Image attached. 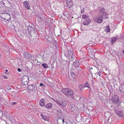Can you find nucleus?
<instances>
[{"label":"nucleus","mask_w":124,"mask_h":124,"mask_svg":"<svg viewBox=\"0 0 124 124\" xmlns=\"http://www.w3.org/2000/svg\"><path fill=\"white\" fill-rule=\"evenodd\" d=\"M46 33V35L45 36V38L46 39H47V40L49 42L53 43L54 44L55 43H56V41L54 39V38H51L50 36H49V35L51 34V31H45Z\"/></svg>","instance_id":"1"},{"label":"nucleus","mask_w":124,"mask_h":124,"mask_svg":"<svg viewBox=\"0 0 124 124\" xmlns=\"http://www.w3.org/2000/svg\"><path fill=\"white\" fill-rule=\"evenodd\" d=\"M37 87H35L33 84L29 85L28 86V92L31 93V92H35L37 90Z\"/></svg>","instance_id":"2"},{"label":"nucleus","mask_w":124,"mask_h":124,"mask_svg":"<svg viewBox=\"0 0 124 124\" xmlns=\"http://www.w3.org/2000/svg\"><path fill=\"white\" fill-rule=\"evenodd\" d=\"M29 81V78L27 76H23L22 79V83L23 85H26L28 84Z\"/></svg>","instance_id":"3"},{"label":"nucleus","mask_w":124,"mask_h":124,"mask_svg":"<svg viewBox=\"0 0 124 124\" xmlns=\"http://www.w3.org/2000/svg\"><path fill=\"white\" fill-rule=\"evenodd\" d=\"M1 17L7 21L9 20L11 18L10 15L8 13H2L1 14Z\"/></svg>","instance_id":"4"},{"label":"nucleus","mask_w":124,"mask_h":124,"mask_svg":"<svg viewBox=\"0 0 124 124\" xmlns=\"http://www.w3.org/2000/svg\"><path fill=\"white\" fill-rule=\"evenodd\" d=\"M119 97L118 95H114L112 98V103L117 105L120 103V101L119 100Z\"/></svg>","instance_id":"5"},{"label":"nucleus","mask_w":124,"mask_h":124,"mask_svg":"<svg viewBox=\"0 0 124 124\" xmlns=\"http://www.w3.org/2000/svg\"><path fill=\"white\" fill-rule=\"evenodd\" d=\"M117 115L120 117H124V115L122 110H119L117 109L114 110Z\"/></svg>","instance_id":"6"},{"label":"nucleus","mask_w":124,"mask_h":124,"mask_svg":"<svg viewBox=\"0 0 124 124\" xmlns=\"http://www.w3.org/2000/svg\"><path fill=\"white\" fill-rule=\"evenodd\" d=\"M23 4L25 8L27 10L30 9L31 6L29 4V2L27 0L23 2Z\"/></svg>","instance_id":"7"},{"label":"nucleus","mask_w":124,"mask_h":124,"mask_svg":"<svg viewBox=\"0 0 124 124\" xmlns=\"http://www.w3.org/2000/svg\"><path fill=\"white\" fill-rule=\"evenodd\" d=\"M70 89L69 88H65L62 90V92L63 93L66 94V95L68 97L70 96L69 93Z\"/></svg>","instance_id":"8"},{"label":"nucleus","mask_w":124,"mask_h":124,"mask_svg":"<svg viewBox=\"0 0 124 124\" xmlns=\"http://www.w3.org/2000/svg\"><path fill=\"white\" fill-rule=\"evenodd\" d=\"M103 19L102 15L96 18L95 20V22L96 23H101L103 21Z\"/></svg>","instance_id":"9"},{"label":"nucleus","mask_w":124,"mask_h":124,"mask_svg":"<svg viewBox=\"0 0 124 124\" xmlns=\"http://www.w3.org/2000/svg\"><path fill=\"white\" fill-rule=\"evenodd\" d=\"M91 22V19L89 17H87V19H85L83 22V24L84 25H88Z\"/></svg>","instance_id":"10"},{"label":"nucleus","mask_w":124,"mask_h":124,"mask_svg":"<svg viewBox=\"0 0 124 124\" xmlns=\"http://www.w3.org/2000/svg\"><path fill=\"white\" fill-rule=\"evenodd\" d=\"M73 94V92L72 91L70 90V100L71 99V100L72 102H74L76 100V99Z\"/></svg>","instance_id":"11"},{"label":"nucleus","mask_w":124,"mask_h":124,"mask_svg":"<svg viewBox=\"0 0 124 124\" xmlns=\"http://www.w3.org/2000/svg\"><path fill=\"white\" fill-rule=\"evenodd\" d=\"M23 56L25 58L29 59L31 56V54L26 52H25L23 54Z\"/></svg>","instance_id":"12"},{"label":"nucleus","mask_w":124,"mask_h":124,"mask_svg":"<svg viewBox=\"0 0 124 124\" xmlns=\"http://www.w3.org/2000/svg\"><path fill=\"white\" fill-rule=\"evenodd\" d=\"M118 39V37L115 36L111 38L110 42L111 44L113 45L115 42Z\"/></svg>","instance_id":"13"},{"label":"nucleus","mask_w":124,"mask_h":124,"mask_svg":"<svg viewBox=\"0 0 124 124\" xmlns=\"http://www.w3.org/2000/svg\"><path fill=\"white\" fill-rule=\"evenodd\" d=\"M41 116L42 118L44 120L46 121H48L49 120V117L48 116H46L41 114Z\"/></svg>","instance_id":"14"},{"label":"nucleus","mask_w":124,"mask_h":124,"mask_svg":"<svg viewBox=\"0 0 124 124\" xmlns=\"http://www.w3.org/2000/svg\"><path fill=\"white\" fill-rule=\"evenodd\" d=\"M60 106L63 107H65L66 105V102L63 101L61 100L59 101L58 104Z\"/></svg>","instance_id":"15"},{"label":"nucleus","mask_w":124,"mask_h":124,"mask_svg":"<svg viewBox=\"0 0 124 124\" xmlns=\"http://www.w3.org/2000/svg\"><path fill=\"white\" fill-rule=\"evenodd\" d=\"M31 31H25V32H24L25 34H26V35L28 36L29 37H31L32 38V36H33V34L31 32Z\"/></svg>","instance_id":"16"},{"label":"nucleus","mask_w":124,"mask_h":124,"mask_svg":"<svg viewBox=\"0 0 124 124\" xmlns=\"http://www.w3.org/2000/svg\"><path fill=\"white\" fill-rule=\"evenodd\" d=\"M119 89L121 93L124 92V84L121 85L119 87Z\"/></svg>","instance_id":"17"},{"label":"nucleus","mask_w":124,"mask_h":124,"mask_svg":"<svg viewBox=\"0 0 124 124\" xmlns=\"http://www.w3.org/2000/svg\"><path fill=\"white\" fill-rule=\"evenodd\" d=\"M44 102V99H41L39 102L40 105L42 107L44 106L45 105Z\"/></svg>","instance_id":"18"},{"label":"nucleus","mask_w":124,"mask_h":124,"mask_svg":"<svg viewBox=\"0 0 124 124\" xmlns=\"http://www.w3.org/2000/svg\"><path fill=\"white\" fill-rule=\"evenodd\" d=\"M70 111H72L73 113H74V111L75 110V106L74 104L72 103H71L70 104Z\"/></svg>","instance_id":"19"},{"label":"nucleus","mask_w":124,"mask_h":124,"mask_svg":"<svg viewBox=\"0 0 124 124\" xmlns=\"http://www.w3.org/2000/svg\"><path fill=\"white\" fill-rule=\"evenodd\" d=\"M110 115V113L108 112H106L104 114L105 116L106 117L108 118L107 122L109 120V116Z\"/></svg>","instance_id":"20"},{"label":"nucleus","mask_w":124,"mask_h":124,"mask_svg":"<svg viewBox=\"0 0 124 124\" xmlns=\"http://www.w3.org/2000/svg\"><path fill=\"white\" fill-rule=\"evenodd\" d=\"M56 114L59 116L61 117V116L62 115L63 113L60 109L58 110L57 111Z\"/></svg>","instance_id":"21"},{"label":"nucleus","mask_w":124,"mask_h":124,"mask_svg":"<svg viewBox=\"0 0 124 124\" xmlns=\"http://www.w3.org/2000/svg\"><path fill=\"white\" fill-rule=\"evenodd\" d=\"M30 58L31 60L34 61H35L36 62H38V61L36 58L34 56H32L31 55V56L30 57Z\"/></svg>","instance_id":"22"},{"label":"nucleus","mask_w":124,"mask_h":124,"mask_svg":"<svg viewBox=\"0 0 124 124\" xmlns=\"http://www.w3.org/2000/svg\"><path fill=\"white\" fill-rule=\"evenodd\" d=\"M53 105L51 103H49L47 104L46 106V108H51L52 107Z\"/></svg>","instance_id":"23"},{"label":"nucleus","mask_w":124,"mask_h":124,"mask_svg":"<svg viewBox=\"0 0 124 124\" xmlns=\"http://www.w3.org/2000/svg\"><path fill=\"white\" fill-rule=\"evenodd\" d=\"M104 31H110V29L109 25H108L105 27L104 28Z\"/></svg>","instance_id":"24"},{"label":"nucleus","mask_w":124,"mask_h":124,"mask_svg":"<svg viewBox=\"0 0 124 124\" xmlns=\"http://www.w3.org/2000/svg\"><path fill=\"white\" fill-rule=\"evenodd\" d=\"M28 31H35L34 29L30 26H29L28 27Z\"/></svg>","instance_id":"25"},{"label":"nucleus","mask_w":124,"mask_h":124,"mask_svg":"<svg viewBox=\"0 0 124 124\" xmlns=\"http://www.w3.org/2000/svg\"><path fill=\"white\" fill-rule=\"evenodd\" d=\"M74 65L76 67H78L79 65V63L78 62H75L73 63Z\"/></svg>","instance_id":"26"},{"label":"nucleus","mask_w":124,"mask_h":124,"mask_svg":"<svg viewBox=\"0 0 124 124\" xmlns=\"http://www.w3.org/2000/svg\"><path fill=\"white\" fill-rule=\"evenodd\" d=\"M42 66L45 69L47 68L48 67V66L47 65L46 63H44L42 64Z\"/></svg>","instance_id":"27"},{"label":"nucleus","mask_w":124,"mask_h":124,"mask_svg":"<svg viewBox=\"0 0 124 124\" xmlns=\"http://www.w3.org/2000/svg\"><path fill=\"white\" fill-rule=\"evenodd\" d=\"M83 85L84 87V88H85V87H86L88 88H89L90 87L89 85L87 82H86L85 83V84Z\"/></svg>","instance_id":"28"},{"label":"nucleus","mask_w":124,"mask_h":124,"mask_svg":"<svg viewBox=\"0 0 124 124\" xmlns=\"http://www.w3.org/2000/svg\"><path fill=\"white\" fill-rule=\"evenodd\" d=\"M6 1H8L6 0H3L0 2V3L1 4V5H2L3 6H5V2Z\"/></svg>","instance_id":"29"},{"label":"nucleus","mask_w":124,"mask_h":124,"mask_svg":"<svg viewBox=\"0 0 124 124\" xmlns=\"http://www.w3.org/2000/svg\"><path fill=\"white\" fill-rule=\"evenodd\" d=\"M66 3L69 8H70V0H66Z\"/></svg>","instance_id":"30"},{"label":"nucleus","mask_w":124,"mask_h":124,"mask_svg":"<svg viewBox=\"0 0 124 124\" xmlns=\"http://www.w3.org/2000/svg\"><path fill=\"white\" fill-rule=\"evenodd\" d=\"M74 5V3L72 0H70V8H72Z\"/></svg>","instance_id":"31"},{"label":"nucleus","mask_w":124,"mask_h":124,"mask_svg":"<svg viewBox=\"0 0 124 124\" xmlns=\"http://www.w3.org/2000/svg\"><path fill=\"white\" fill-rule=\"evenodd\" d=\"M104 13L105 14V18H108V14L107 15V13L106 12H102V15L103 16H104Z\"/></svg>","instance_id":"32"},{"label":"nucleus","mask_w":124,"mask_h":124,"mask_svg":"<svg viewBox=\"0 0 124 124\" xmlns=\"http://www.w3.org/2000/svg\"><path fill=\"white\" fill-rule=\"evenodd\" d=\"M75 60V56L74 55H72L71 56V59H70V62L73 61Z\"/></svg>","instance_id":"33"},{"label":"nucleus","mask_w":124,"mask_h":124,"mask_svg":"<svg viewBox=\"0 0 124 124\" xmlns=\"http://www.w3.org/2000/svg\"><path fill=\"white\" fill-rule=\"evenodd\" d=\"M105 11V9L104 8H102L100 10V11H101L100 13H102V12H104L103 11Z\"/></svg>","instance_id":"34"},{"label":"nucleus","mask_w":124,"mask_h":124,"mask_svg":"<svg viewBox=\"0 0 124 124\" xmlns=\"http://www.w3.org/2000/svg\"><path fill=\"white\" fill-rule=\"evenodd\" d=\"M82 17L84 18L85 20V19H87V17H89L87 16L86 15H84L82 16Z\"/></svg>","instance_id":"35"},{"label":"nucleus","mask_w":124,"mask_h":124,"mask_svg":"<svg viewBox=\"0 0 124 124\" xmlns=\"http://www.w3.org/2000/svg\"><path fill=\"white\" fill-rule=\"evenodd\" d=\"M71 77L72 78H74L75 77V73H72L71 74Z\"/></svg>","instance_id":"36"},{"label":"nucleus","mask_w":124,"mask_h":124,"mask_svg":"<svg viewBox=\"0 0 124 124\" xmlns=\"http://www.w3.org/2000/svg\"><path fill=\"white\" fill-rule=\"evenodd\" d=\"M14 30L15 31H19V29L17 27H15Z\"/></svg>","instance_id":"37"},{"label":"nucleus","mask_w":124,"mask_h":124,"mask_svg":"<svg viewBox=\"0 0 124 124\" xmlns=\"http://www.w3.org/2000/svg\"><path fill=\"white\" fill-rule=\"evenodd\" d=\"M53 100L57 104H58L59 101H58L56 99H53Z\"/></svg>","instance_id":"38"},{"label":"nucleus","mask_w":124,"mask_h":124,"mask_svg":"<svg viewBox=\"0 0 124 124\" xmlns=\"http://www.w3.org/2000/svg\"><path fill=\"white\" fill-rule=\"evenodd\" d=\"M80 88L81 89L82 88H84V86L83 85H79ZM81 90V89H80Z\"/></svg>","instance_id":"39"},{"label":"nucleus","mask_w":124,"mask_h":124,"mask_svg":"<svg viewBox=\"0 0 124 124\" xmlns=\"http://www.w3.org/2000/svg\"><path fill=\"white\" fill-rule=\"evenodd\" d=\"M3 116V113L0 110V118H1Z\"/></svg>","instance_id":"40"},{"label":"nucleus","mask_w":124,"mask_h":124,"mask_svg":"<svg viewBox=\"0 0 124 124\" xmlns=\"http://www.w3.org/2000/svg\"><path fill=\"white\" fill-rule=\"evenodd\" d=\"M95 73L94 74V76L96 78L97 77L98 75L97 72H95Z\"/></svg>","instance_id":"41"},{"label":"nucleus","mask_w":124,"mask_h":124,"mask_svg":"<svg viewBox=\"0 0 124 124\" xmlns=\"http://www.w3.org/2000/svg\"><path fill=\"white\" fill-rule=\"evenodd\" d=\"M72 115V116H71L72 118V120L73 121V120H74V116L73 114ZM73 122H74L73 121Z\"/></svg>","instance_id":"42"},{"label":"nucleus","mask_w":124,"mask_h":124,"mask_svg":"<svg viewBox=\"0 0 124 124\" xmlns=\"http://www.w3.org/2000/svg\"><path fill=\"white\" fill-rule=\"evenodd\" d=\"M97 72H98V75H99V76L100 77H101V72L100 71H97Z\"/></svg>","instance_id":"43"},{"label":"nucleus","mask_w":124,"mask_h":124,"mask_svg":"<svg viewBox=\"0 0 124 124\" xmlns=\"http://www.w3.org/2000/svg\"><path fill=\"white\" fill-rule=\"evenodd\" d=\"M17 103V102H12V105H15Z\"/></svg>","instance_id":"44"},{"label":"nucleus","mask_w":124,"mask_h":124,"mask_svg":"<svg viewBox=\"0 0 124 124\" xmlns=\"http://www.w3.org/2000/svg\"><path fill=\"white\" fill-rule=\"evenodd\" d=\"M40 86H43L44 87H45V85H44L42 83H41L40 85Z\"/></svg>","instance_id":"45"},{"label":"nucleus","mask_w":124,"mask_h":124,"mask_svg":"<svg viewBox=\"0 0 124 124\" xmlns=\"http://www.w3.org/2000/svg\"><path fill=\"white\" fill-rule=\"evenodd\" d=\"M3 77L5 79H7V77L6 76H4Z\"/></svg>","instance_id":"46"},{"label":"nucleus","mask_w":124,"mask_h":124,"mask_svg":"<svg viewBox=\"0 0 124 124\" xmlns=\"http://www.w3.org/2000/svg\"><path fill=\"white\" fill-rule=\"evenodd\" d=\"M39 22H42V20H41V17H39Z\"/></svg>","instance_id":"47"},{"label":"nucleus","mask_w":124,"mask_h":124,"mask_svg":"<svg viewBox=\"0 0 124 124\" xmlns=\"http://www.w3.org/2000/svg\"><path fill=\"white\" fill-rule=\"evenodd\" d=\"M17 70L19 72H20L21 71V69L20 68H18L17 69Z\"/></svg>","instance_id":"48"},{"label":"nucleus","mask_w":124,"mask_h":124,"mask_svg":"<svg viewBox=\"0 0 124 124\" xmlns=\"http://www.w3.org/2000/svg\"><path fill=\"white\" fill-rule=\"evenodd\" d=\"M63 31H60V34H61V35L62 36V33H63Z\"/></svg>","instance_id":"49"},{"label":"nucleus","mask_w":124,"mask_h":124,"mask_svg":"<svg viewBox=\"0 0 124 124\" xmlns=\"http://www.w3.org/2000/svg\"><path fill=\"white\" fill-rule=\"evenodd\" d=\"M5 73H6L8 72V70L7 69H6L5 70Z\"/></svg>","instance_id":"50"},{"label":"nucleus","mask_w":124,"mask_h":124,"mask_svg":"<svg viewBox=\"0 0 124 124\" xmlns=\"http://www.w3.org/2000/svg\"><path fill=\"white\" fill-rule=\"evenodd\" d=\"M79 100H81V101H82L83 100L82 99V97H81L80 98Z\"/></svg>","instance_id":"51"},{"label":"nucleus","mask_w":124,"mask_h":124,"mask_svg":"<svg viewBox=\"0 0 124 124\" xmlns=\"http://www.w3.org/2000/svg\"><path fill=\"white\" fill-rule=\"evenodd\" d=\"M80 118V119H81V117H77V119H78V118Z\"/></svg>","instance_id":"52"},{"label":"nucleus","mask_w":124,"mask_h":124,"mask_svg":"<svg viewBox=\"0 0 124 124\" xmlns=\"http://www.w3.org/2000/svg\"><path fill=\"white\" fill-rule=\"evenodd\" d=\"M42 57H43V59H45V58H44V55H43V56Z\"/></svg>","instance_id":"53"},{"label":"nucleus","mask_w":124,"mask_h":124,"mask_svg":"<svg viewBox=\"0 0 124 124\" xmlns=\"http://www.w3.org/2000/svg\"><path fill=\"white\" fill-rule=\"evenodd\" d=\"M123 105H124V106H123V107H124V102L123 103Z\"/></svg>","instance_id":"54"},{"label":"nucleus","mask_w":124,"mask_h":124,"mask_svg":"<svg viewBox=\"0 0 124 124\" xmlns=\"http://www.w3.org/2000/svg\"><path fill=\"white\" fill-rule=\"evenodd\" d=\"M122 52L123 53H124V50H123V51H122Z\"/></svg>","instance_id":"55"},{"label":"nucleus","mask_w":124,"mask_h":124,"mask_svg":"<svg viewBox=\"0 0 124 124\" xmlns=\"http://www.w3.org/2000/svg\"><path fill=\"white\" fill-rule=\"evenodd\" d=\"M81 13H82V12H83V11H81Z\"/></svg>","instance_id":"56"},{"label":"nucleus","mask_w":124,"mask_h":124,"mask_svg":"<svg viewBox=\"0 0 124 124\" xmlns=\"http://www.w3.org/2000/svg\"><path fill=\"white\" fill-rule=\"evenodd\" d=\"M90 69H92V68H90Z\"/></svg>","instance_id":"57"},{"label":"nucleus","mask_w":124,"mask_h":124,"mask_svg":"<svg viewBox=\"0 0 124 124\" xmlns=\"http://www.w3.org/2000/svg\"><path fill=\"white\" fill-rule=\"evenodd\" d=\"M57 46V45H55V46H56H56Z\"/></svg>","instance_id":"58"},{"label":"nucleus","mask_w":124,"mask_h":124,"mask_svg":"<svg viewBox=\"0 0 124 124\" xmlns=\"http://www.w3.org/2000/svg\"><path fill=\"white\" fill-rule=\"evenodd\" d=\"M22 35H20V36H22Z\"/></svg>","instance_id":"59"},{"label":"nucleus","mask_w":124,"mask_h":124,"mask_svg":"<svg viewBox=\"0 0 124 124\" xmlns=\"http://www.w3.org/2000/svg\"><path fill=\"white\" fill-rule=\"evenodd\" d=\"M107 32H109V31H107Z\"/></svg>","instance_id":"60"},{"label":"nucleus","mask_w":124,"mask_h":124,"mask_svg":"<svg viewBox=\"0 0 124 124\" xmlns=\"http://www.w3.org/2000/svg\"><path fill=\"white\" fill-rule=\"evenodd\" d=\"M105 70H107V69H105Z\"/></svg>","instance_id":"61"},{"label":"nucleus","mask_w":124,"mask_h":124,"mask_svg":"<svg viewBox=\"0 0 124 124\" xmlns=\"http://www.w3.org/2000/svg\"><path fill=\"white\" fill-rule=\"evenodd\" d=\"M53 30H54H54H54V29H53Z\"/></svg>","instance_id":"62"},{"label":"nucleus","mask_w":124,"mask_h":124,"mask_svg":"<svg viewBox=\"0 0 124 124\" xmlns=\"http://www.w3.org/2000/svg\"><path fill=\"white\" fill-rule=\"evenodd\" d=\"M104 16H105V14L104 13Z\"/></svg>","instance_id":"63"},{"label":"nucleus","mask_w":124,"mask_h":124,"mask_svg":"<svg viewBox=\"0 0 124 124\" xmlns=\"http://www.w3.org/2000/svg\"><path fill=\"white\" fill-rule=\"evenodd\" d=\"M57 35L59 36V35Z\"/></svg>","instance_id":"64"}]
</instances>
